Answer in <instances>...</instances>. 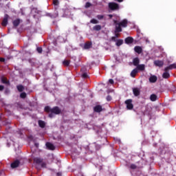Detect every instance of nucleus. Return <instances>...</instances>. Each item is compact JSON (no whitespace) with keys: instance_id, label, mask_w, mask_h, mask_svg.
I'll return each mask as SVG.
<instances>
[{"instance_id":"ea45409f","label":"nucleus","mask_w":176,"mask_h":176,"mask_svg":"<svg viewBox=\"0 0 176 176\" xmlns=\"http://www.w3.org/2000/svg\"><path fill=\"white\" fill-rule=\"evenodd\" d=\"M0 61H1V63H4V62H5V58H0Z\"/></svg>"},{"instance_id":"7c9ffc66","label":"nucleus","mask_w":176,"mask_h":176,"mask_svg":"<svg viewBox=\"0 0 176 176\" xmlns=\"http://www.w3.org/2000/svg\"><path fill=\"white\" fill-rule=\"evenodd\" d=\"M130 168H132V170H135V168H137V166H135V164H131Z\"/></svg>"},{"instance_id":"412c9836","label":"nucleus","mask_w":176,"mask_h":176,"mask_svg":"<svg viewBox=\"0 0 176 176\" xmlns=\"http://www.w3.org/2000/svg\"><path fill=\"white\" fill-rule=\"evenodd\" d=\"M91 47V43H86L84 45V49H90Z\"/></svg>"},{"instance_id":"dca6fc26","label":"nucleus","mask_w":176,"mask_h":176,"mask_svg":"<svg viewBox=\"0 0 176 176\" xmlns=\"http://www.w3.org/2000/svg\"><path fill=\"white\" fill-rule=\"evenodd\" d=\"M133 92L134 96H135L137 97L140 94V89L133 88Z\"/></svg>"},{"instance_id":"423d86ee","label":"nucleus","mask_w":176,"mask_h":176,"mask_svg":"<svg viewBox=\"0 0 176 176\" xmlns=\"http://www.w3.org/2000/svg\"><path fill=\"white\" fill-rule=\"evenodd\" d=\"M170 69H176V63H173L169 66L165 67L164 71H168Z\"/></svg>"},{"instance_id":"cd10ccee","label":"nucleus","mask_w":176,"mask_h":176,"mask_svg":"<svg viewBox=\"0 0 176 176\" xmlns=\"http://www.w3.org/2000/svg\"><path fill=\"white\" fill-rule=\"evenodd\" d=\"M90 23H91L92 24H98V21H97L96 19H91Z\"/></svg>"},{"instance_id":"9d476101","label":"nucleus","mask_w":176,"mask_h":176,"mask_svg":"<svg viewBox=\"0 0 176 176\" xmlns=\"http://www.w3.org/2000/svg\"><path fill=\"white\" fill-rule=\"evenodd\" d=\"M157 80V77L156 76H151L149 78V82L151 83H155Z\"/></svg>"},{"instance_id":"a878e982","label":"nucleus","mask_w":176,"mask_h":176,"mask_svg":"<svg viewBox=\"0 0 176 176\" xmlns=\"http://www.w3.org/2000/svg\"><path fill=\"white\" fill-rule=\"evenodd\" d=\"M17 90H19V91H23V90H24V87L23 85H18L16 87Z\"/></svg>"},{"instance_id":"37998d69","label":"nucleus","mask_w":176,"mask_h":176,"mask_svg":"<svg viewBox=\"0 0 176 176\" xmlns=\"http://www.w3.org/2000/svg\"><path fill=\"white\" fill-rule=\"evenodd\" d=\"M118 2H123V0H116Z\"/></svg>"},{"instance_id":"7ed1b4c3","label":"nucleus","mask_w":176,"mask_h":176,"mask_svg":"<svg viewBox=\"0 0 176 176\" xmlns=\"http://www.w3.org/2000/svg\"><path fill=\"white\" fill-rule=\"evenodd\" d=\"M125 104L126 105L127 109H133V108H134V106L133 105V100L131 99L126 100L125 101Z\"/></svg>"},{"instance_id":"ddd939ff","label":"nucleus","mask_w":176,"mask_h":176,"mask_svg":"<svg viewBox=\"0 0 176 176\" xmlns=\"http://www.w3.org/2000/svg\"><path fill=\"white\" fill-rule=\"evenodd\" d=\"M137 74H138V69L135 68L131 72V78H135Z\"/></svg>"},{"instance_id":"f257e3e1","label":"nucleus","mask_w":176,"mask_h":176,"mask_svg":"<svg viewBox=\"0 0 176 176\" xmlns=\"http://www.w3.org/2000/svg\"><path fill=\"white\" fill-rule=\"evenodd\" d=\"M116 24V32H122V27L126 28L127 27V21L126 19L122 20L121 22L118 23L116 21H114Z\"/></svg>"},{"instance_id":"4468645a","label":"nucleus","mask_w":176,"mask_h":176,"mask_svg":"<svg viewBox=\"0 0 176 176\" xmlns=\"http://www.w3.org/2000/svg\"><path fill=\"white\" fill-rule=\"evenodd\" d=\"M95 112H101L102 111V107L100 105H97L94 108Z\"/></svg>"},{"instance_id":"9b49d317","label":"nucleus","mask_w":176,"mask_h":176,"mask_svg":"<svg viewBox=\"0 0 176 176\" xmlns=\"http://www.w3.org/2000/svg\"><path fill=\"white\" fill-rule=\"evenodd\" d=\"M19 164H20V162H19V160L14 161L11 164V167L12 168H16V167H19Z\"/></svg>"},{"instance_id":"aec40b11","label":"nucleus","mask_w":176,"mask_h":176,"mask_svg":"<svg viewBox=\"0 0 176 176\" xmlns=\"http://www.w3.org/2000/svg\"><path fill=\"white\" fill-rule=\"evenodd\" d=\"M34 161L35 162V163H37V164H39L40 163H42V160L39 157L34 158Z\"/></svg>"},{"instance_id":"20e7f679","label":"nucleus","mask_w":176,"mask_h":176,"mask_svg":"<svg viewBox=\"0 0 176 176\" xmlns=\"http://www.w3.org/2000/svg\"><path fill=\"white\" fill-rule=\"evenodd\" d=\"M109 8L111 10H117V9H119V5L116 3H109Z\"/></svg>"},{"instance_id":"f8f14e48","label":"nucleus","mask_w":176,"mask_h":176,"mask_svg":"<svg viewBox=\"0 0 176 176\" xmlns=\"http://www.w3.org/2000/svg\"><path fill=\"white\" fill-rule=\"evenodd\" d=\"M136 69H138V71H145V65H138Z\"/></svg>"},{"instance_id":"a211bd4d","label":"nucleus","mask_w":176,"mask_h":176,"mask_svg":"<svg viewBox=\"0 0 176 176\" xmlns=\"http://www.w3.org/2000/svg\"><path fill=\"white\" fill-rule=\"evenodd\" d=\"M133 39L131 37H127L126 38H125V43L130 44L133 43Z\"/></svg>"},{"instance_id":"0eeeda50","label":"nucleus","mask_w":176,"mask_h":176,"mask_svg":"<svg viewBox=\"0 0 176 176\" xmlns=\"http://www.w3.org/2000/svg\"><path fill=\"white\" fill-rule=\"evenodd\" d=\"M8 19H9V16H8V14H6L1 23L3 27H6V25H8Z\"/></svg>"},{"instance_id":"f03ea898","label":"nucleus","mask_w":176,"mask_h":176,"mask_svg":"<svg viewBox=\"0 0 176 176\" xmlns=\"http://www.w3.org/2000/svg\"><path fill=\"white\" fill-rule=\"evenodd\" d=\"M51 113L49 115L50 118L53 117V113H55V115H58L61 113V110L58 107H55L50 109Z\"/></svg>"},{"instance_id":"2f4dec72","label":"nucleus","mask_w":176,"mask_h":176,"mask_svg":"<svg viewBox=\"0 0 176 176\" xmlns=\"http://www.w3.org/2000/svg\"><path fill=\"white\" fill-rule=\"evenodd\" d=\"M97 19H98V20H102V19H104V16L103 15H98Z\"/></svg>"},{"instance_id":"4c0bfd02","label":"nucleus","mask_w":176,"mask_h":176,"mask_svg":"<svg viewBox=\"0 0 176 176\" xmlns=\"http://www.w3.org/2000/svg\"><path fill=\"white\" fill-rule=\"evenodd\" d=\"M111 100H112V97H111V96H108L107 97V101H111Z\"/></svg>"},{"instance_id":"1a4fd4ad","label":"nucleus","mask_w":176,"mask_h":176,"mask_svg":"<svg viewBox=\"0 0 176 176\" xmlns=\"http://www.w3.org/2000/svg\"><path fill=\"white\" fill-rule=\"evenodd\" d=\"M134 50L136 53H138V54H141V53H142V48L140 46H135L134 47Z\"/></svg>"},{"instance_id":"c9c22d12","label":"nucleus","mask_w":176,"mask_h":176,"mask_svg":"<svg viewBox=\"0 0 176 176\" xmlns=\"http://www.w3.org/2000/svg\"><path fill=\"white\" fill-rule=\"evenodd\" d=\"M53 3H54V5H55L56 6H57V5H58V0H54Z\"/></svg>"},{"instance_id":"2eb2a0df","label":"nucleus","mask_w":176,"mask_h":176,"mask_svg":"<svg viewBox=\"0 0 176 176\" xmlns=\"http://www.w3.org/2000/svg\"><path fill=\"white\" fill-rule=\"evenodd\" d=\"M133 63L135 67H138L139 65L138 64H140V59L138 58H135L133 59Z\"/></svg>"},{"instance_id":"f3484780","label":"nucleus","mask_w":176,"mask_h":176,"mask_svg":"<svg viewBox=\"0 0 176 176\" xmlns=\"http://www.w3.org/2000/svg\"><path fill=\"white\" fill-rule=\"evenodd\" d=\"M162 78H164V79H168V78H170V74L167 72V71H165L162 74Z\"/></svg>"},{"instance_id":"39448f33","label":"nucleus","mask_w":176,"mask_h":176,"mask_svg":"<svg viewBox=\"0 0 176 176\" xmlns=\"http://www.w3.org/2000/svg\"><path fill=\"white\" fill-rule=\"evenodd\" d=\"M154 65L156 67H163V65H164V62H163V60H157L154 61Z\"/></svg>"},{"instance_id":"6e6552de","label":"nucleus","mask_w":176,"mask_h":176,"mask_svg":"<svg viewBox=\"0 0 176 176\" xmlns=\"http://www.w3.org/2000/svg\"><path fill=\"white\" fill-rule=\"evenodd\" d=\"M46 146L47 148H49L50 151H54L55 147L54 145H53V144L50 143V142H47L46 143Z\"/></svg>"},{"instance_id":"473e14b6","label":"nucleus","mask_w":176,"mask_h":176,"mask_svg":"<svg viewBox=\"0 0 176 176\" xmlns=\"http://www.w3.org/2000/svg\"><path fill=\"white\" fill-rule=\"evenodd\" d=\"M91 6V3L87 2L85 4V8H90Z\"/></svg>"},{"instance_id":"c85d7f7f","label":"nucleus","mask_w":176,"mask_h":176,"mask_svg":"<svg viewBox=\"0 0 176 176\" xmlns=\"http://www.w3.org/2000/svg\"><path fill=\"white\" fill-rule=\"evenodd\" d=\"M63 65L68 66V65H69V60H64L63 62Z\"/></svg>"},{"instance_id":"58836bf2","label":"nucleus","mask_w":176,"mask_h":176,"mask_svg":"<svg viewBox=\"0 0 176 176\" xmlns=\"http://www.w3.org/2000/svg\"><path fill=\"white\" fill-rule=\"evenodd\" d=\"M109 82L111 83V85H113L114 81H113V79H109Z\"/></svg>"},{"instance_id":"f704fd0d","label":"nucleus","mask_w":176,"mask_h":176,"mask_svg":"<svg viewBox=\"0 0 176 176\" xmlns=\"http://www.w3.org/2000/svg\"><path fill=\"white\" fill-rule=\"evenodd\" d=\"M50 107H46L45 108V112H49V111H50Z\"/></svg>"},{"instance_id":"b1692460","label":"nucleus","mask_w":176,"mask_h":176,"mask_svg":"<svg viewBox=\"0 0 176 176\" xmlns=\"http://www.w3.org/2000/svg\"><path fill=\"white\" fill-rule=\"evenodd\" d=\"M116 45V46H122L123 45V40H118Z\"/></svg>"},{"instance_id":"bb28decb","label":"nucleus","mask_w":176,"mask_h":176,"mask_svg":"<svg viewBox=\"0 0 176 176\" xmlns=\"http://www.w3.org/2000/svg\"><path fill=\"white\" fill-rule=\"evenodd\" d=\"M1 82H2V83H4L5 85H8L9 83L8 80L6 78H5L4 77H3L1 78Z\"/></svg>"},{"instance_id":"6ab92c4d","label":"nucleus","mask_w":176,"mask_h":176,"mask_svg":"<svg viewBox=\"0 0 176 176\" xmlns=\"http://www.w3.org/2000/svg\"><path fill=\"white\" fill-rule=\"evenodd\" d=\"M150 99L151 101H156V100L157 99V96L155 94H152L150 96Z\"/></svg>"},{"instance_id":"c03bdc74","label":"nucleus","mask_w":176,"mask_h":176,"mask_svg":"<svg viewBox=\"0 0 176 176\" xmlns=\"http://www.w3.org/2000/svg\"><path fill=\"white\" fill-rule=\"evenodd\" d=\"M109 17H112V15H111V14H110V15H109Z\"/></svg>"},{"instance_id":"c756f323","label":"nucleus","mask_w":176,"mask_h":176,"mask_svg":"<svg viewBox=\"0 0 176 176\" xmlns=\"http://www.w3.org/2000/svg\"><path fill=\"white\" fill-rule=\"evenodd\" d=\"M20 96H21V98H25V97L27 96V94L23 92V93L21 94Z\"/></svg>"},{"instance_id":"393cba45","label":"nucleus","mask_w":176,"mask_h":176,"mask_svg":"<svg viewBox=\"0 0 176 176\" xmlns=\"http://www.w3.org/2000/svg\"><path fill=\"white\" fill-rule=\"evenodd\" d=\"M94 30L95 31H100V30H101V25H96L94 27Z\"/></svg>"},{"instance_id":"5701e85b","label":"nucleus","mask_w":176,"mask_h":176,"mask_svg":"<svg viewBox=\"0 0 176 176\" xmlns=\"http://www.w3.org/2000/svg\"><path fill=\"white\" fill-rule=\"evenodd\" d=\"M19 24H20V19H16L13 21V25H14V27H17Z\"/></svg>"},{"instance_id":"4be33fe9","label":"nucleus","mask_w":176,"mask_h":176,"mask_svg":"<svg viewBox=\"0 0 176 176\" xmlns=\"http://www.w3.org/2000/svg\"><path fill=\"white\" fill-rule=\"evenodd\" d=\"M38 125L40 126V127L43 129V127H45V122H43L42 120H38Z\"/></svg>"},{"instance_id":"79ce46f5","label":"nucleus","mask_w":176,"mask_h":176,"mask_svg":"<svg viewBox=\"0 0 176 176\" xmlns=\"http://www.w3.org/2000/svg\"><path fill=\"white\" fill-rule=\"evenodd\" d=\"M41 167H46V164L45 163H43L41 164Z\"/></svg>"},{"instance_id":"a19ab883","label":"nucleus","mask_w":176,"mask_h":176,"mask_svg":"<svg viewBox=\"0 0 176 176\" xmlns=\"http://www.w3.org/2000/svg\"><path fill=\"white\" fill-rule=\"evenodd\" d=\"M3 89H4V87L3 85H0V91H2Z\"/></svg>"},{"instance_id":"e433bc0d","label":"nucleus","mask_w":176,"mask_h":176,"mask_svg":"<svg viewBox=\"0 0 176 176\" xmlns=\"http://www.w3.org/2000/svg\"><path fill=\"white\" fill-rule=\"evenodd\" d=\"M82 77L84 78H87V73H83L82 75Z\"/></svg>"},{"instance_id":"72a5a7b5","label":"nucleus","mask_w":176,"mask_h":176,"mask_svg":"<svg viewBox=\"0 0 176 176\" xmlns=\"http://www.w3.org/2000/svg\"><path fill=\"white\" fill-rule=\"evenodd\" d=\"M36 50H37L38 53H42V47H37Z\"/></svg>"}]
</instances>
